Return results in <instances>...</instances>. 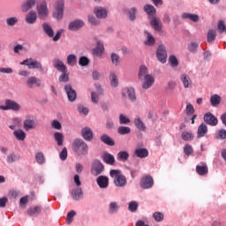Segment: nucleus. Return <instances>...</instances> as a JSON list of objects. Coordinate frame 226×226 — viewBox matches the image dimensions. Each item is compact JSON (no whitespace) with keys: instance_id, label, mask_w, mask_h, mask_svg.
Wrapping results in <instances>:
<instances>
[{"instance_id":"f704fd0d","label":"nucleus","mask_w":226,"mask_h":226,"mask_svg":"<svg viewBox=\"0 0 226 226\" xmlns=\"http://www.w3.org/2000/svg\"><path fill=\"white\" fill-rule=\"evenodd\" d=\"M104 50H105V48L103 46V42L97 41V46L94 49V54H95V56H102L103 54Z\"/></svg>"},{"instance_id":"c85d7f7f","label":"nucleus","mask_w":226,"mask_h":226,"mask_svg":"<svg viewBox=\"0 0 226 226\" xmlns=\"http://www.w3.org/2000/svg\"><path fill=\"white\" fill-rule=\"evenodd\" d=\"M149 75L150 74L147 71V67H146V65H141L139 70V79L144 80V79H146V77H148Z\"/></svg>"},{"instance_id":"e433bc0d","label":"nucleus","mask_w":226,"mask_h":226,"mask_svg":"<svg viewBox=\"0 0 226 226\" xmlns=\"http://www.w3.org/2000/svg\"><path fill=\"white\" fill-rule=\"evenodd\" d=\"M183 19H189L192 22H199V15L185 12L182 14Z\"/></svg>"},{"instance_id":"f3484780","label":"nucleus","mask_w":226,"mask_h":226,"mask_svg":"<svg viewBox=\"0 0 226 226\" xmlns=\"http://www.w3.org/2000/svg\"><path fill=\"white\" fill-rule=\"evenodd\" d=\"M36 6V0H26L21 5V11L23 12L29 11L31 8Z\"/></svg>"},{"instance_id":"79ce46f5","label":"nucleus","mask_w":226,"mask_h":226,"mask_svg":"<svg viewBox=\"0 0 226 226\" xmlns=\"http://www.w3.org/2000/svg\"><path fill=\"white\" fill-rule=\"evenodd\" d=\"M110 59L114 66H119V64H121V58L119 57V55L112 53L110 56Z\"/></svg>"},{"instance_id":"7c9ffc66","label":"nucleus","mask_w":226,"mask_h":226,"mask_svg":"<svg viewBox=\"0 0 226 226\" xmlns=\"http://www.w3.org/2000/svg\"><path fill=\"white\" fill-rule=\"evenodd\" d=\"M42 28H43L44 33L49 38H54V29H52V26H50V25H49V23H43Z\"/></svg>"},{"instance_id":"69168bd1","label":"nucleus","mask_w":226,"mask_h":226,"mask_svg":"<svg viewBox=\"0 0 226 226\" xmlns=\"http://www.w3.org/2000/svg\"><path fill=\"white\" fill-rule=\"evenodd\" d=\"M184 153L186 156H190V154H193V147L190 145H185L184 147Z\"/></svg>"},{"instance_id":"f8f14e48","label":"nucleus","mask_w":226,"mask_h":226,"mask_svg":"<svg viewBox=\"0 0 226 226\" xmlns=\"http://www.w3.org/2000/svg\"><path fill=\"white\" fill-rule=\"evenodd\" d=\"M64 91L69 102H75L77 100V92L72 87V85H65Z\"/></svg>"},{"instance_id":"4468645a","label":"nucleus","mask_w":226,"mask_h":226,"mask_svg":"<svg viewBox=\"0 0 226 226\" xmlns=\"http://www.w3.org/2000/svg\"><path fill=\"white\" fill-rule=\"evenodd\" d=\"M96 183H97L99 188L105 190V189L109 188V177L99 176L96 178Z\"/></svg>"},{"instance_id":"864d4df0","label":"nucleus","mask_w":226,"mask_h":226,"mask_svg":"<svg viewBox=\"0 0 226 226\" xmlns=\"http://www.w3.org/2000/svg\"><path fill=\"white\" fill-rule=\"evenodd\" d=\"M128 209L131 211V213H135V211L139 209V203H137V201H131L129 203Z\"/></svg>"},{"instance_id":"bf43d9fd","label":"nucleus","mask_w":226,"mask_h":226,"mask_svg":"<svg viewBox=\"0 0 226 226\" xmlns=\"http://www.w3.org/2000/svg\"><path fill=\"white\" fill-rule=\"evenodd\" d=\"M68 80H70V76L68 75V71L62 72V74L59 77V82H68Z\"/></svg>"},{"instance_id":"c03bdc74","label":"nucleus","mask_w":226,"mask_h":226,"mask_svg":"<svg viewBox=\"0 0 226 226\" xmlns=\"http://www.w3.org/2000/svg\"><path fill=\"white\" fill-rule=\"evenodd\" d=\"M35 160L39 165H43V163H45V154L41 152H38L35 154Z\"/></svg>"},{"instance_id":"aec40b11","label":"nucleus","mask_w":226,"mask_h":226,"mask_svg":"<svg viewBox=\"0 0 226 226\" xmlns=\"http://www.w3.org/2000/svg\"><path fill=\"white\" fill-rule=\"evenodd\" d=\"M38 19V15L34 11H29L25 18L26 24H35Z\"/></svg>"},{"instance_id":"37998d69","label":"nucleus","mask_w":226,"mask_h":226,"mask_svg":"<svg viewBox=\"0 0 226 226\" xmlns=\"http://www.w3.org/2000/svg\"><path fill=\"white\" fill-rule=\"evenodd\" d=\"M55 140L57 142V146H63V142L64 140V136L61 132H55L54 133Z\"/></svg>"},{"instance_id":"9d476101","label":"nucleus","mask_w":226,"mask_h":226,"mask_svg":"<svg viewBox=\"0 0 226 226\" xmlns=\"http://www.w3.org/2000/svg\"><path fill=\"white\" fill-rule=\"evenodd\" d=\"M26 86L29 89H34V87H41V79L31 76L26 79Z\"/></svg>"},{"instance_id":"1a4fd4ad","label":"nucleus","mask_w":226,"mask_h":226,"mask_svg":"<svg viewBox=\"0 0 226 226\" xmlns=\"http://www.w3.org/2000/svg\"><path fill=\"white\" fill-rule=\"evenodd\" d=\"M123 98H129L131 102H137V94H135V88L126 87L122 90Z\"/></svg>"},{"instance_id":"393cba45","label":"nucleus","mask_w":226,"mask_h":226,"mask_svg":"<svg viewBox=\"0 0 226 226\" xmlns=\"http://www.w3.org/2000/svg\"><path fill=\"white\" fill-rule=\"evenodd\" d=\"M71 195L74 200H80L84 195V192L82 191V188L78 187L72 191Z\"/></svg>"},{"instance_id":"58836bf2","label":"nucleus","mask_w":226,"mask_h":226,"mask_svg":"<svg viewBox=\"0 0 226 226\" xmlns=\"http://www.w3.org/2000/svg\"><path fill=\"white\" fill-rule=\"evenodd\" d=\"M222 102V97L218 94H214L210 97V103L212 107H216V105H220V102Z\"/></svg>"},{"instance_id":"49530a36","label":"nucleus","mask_w":226,"mask_h":226,"mask_svg":"<svg viewBox=\"0 0 226 226\" xmlns=\"http://www.w3.org/2000/svg\"><path fill=\"white\" fill-rule=\"evenodd\" d=\"M118 160H121L122 162H127L128 158H130V154L126 151H120L117 154Z\"/></svg>"},{"instance_id":"2f4dec72","label":"nucleus","mask_w":226,"mask_h":226,"mask_svg":"<svg viewBox=\"0 0 226 226\" xmlns=\"http://www.w3.org/2000/svg\"><path fill=\"white\" fill-rule=\"evenodd\" d=\"M207 133V125L206 124L202 123L198 127V139H202L206 134Z\"/></svg>"},{"instance_id":"6e6d98bb","label":"nucleus","mask_w":226,"mask_h":226,"mask_svg":"<svg viewBox=\"0 0 226 226\" xmlns=\"http://www.w3.org/2000/svg\"><path fill=\"white\" fill-rule=\"evenodd\" d=\"M119 123H120V124H130L131 120H130V118H128V117H126L123 114H120Z\"/></svg>"},{"instance_id":"b1692460","label":"nucleus","mask_w":226,"mask_h":226,"mask_svg":"<svg viewBox=\"0 0 226 226\" xmlns=\"http://www.w3.org/2000/svg\"><path fill=\"white\" fill-rule=\"evenodd\" d=\"M180 80L182 82V84L184 85V87L188 88V87H192V79H190V76H188V74H181L180 76Z\"/></svg>"},{"instance_id":"0eeeda50","label":"nucleus","mask_w":226,"mask_h":226,"mask_svg":"<svg viewBox=\"0 0 226 226\" xmlns=\"http://www.w3.org/2000/svg\"><path fill=\"white\" fill-rule=\"evenodd\" d=\"M105 170V166L99 160H94L92 163L91 174L92 176H100Z\"/></svg>"},{"instance_id":"72a5a7b5","label":"nucleus","mask_w":226,"mask_h":226,"mask_svg":"<svg viewBox=\"0 0 226 226\" xmlns=\"http://www.w3.org/2000/svg\"><path fill=\"white\" fill-rule=\"evenodd\" d=\"M134 124L138 128V130H139V132H146V124L142 122V119H140V117L134 119Z\"/></svg>"},{"instance_id":"09e8293b","label":"nucleus","mask_w":226,"mask_h":226,"mask_svg":"<svg viewBox=\"0 0 226 226\" xmlns=\"http://www.w3.org/2000/svg\"><path fill=\"white\" fill-rule=\"evenodd\" d=\"M119 211V205H117V202H110L109 203V213L110 215H114V213H117Z\"/></svg>"},{"instance_id":"4c0bfd02","label":"nucleus","mask_w":226,"mask_h":226,"mask_svg":"<svg viewBox=\"0 0 226 226\" xmlns=\"http://www.w3.org/2000/svg\"><path fill=\"white\" fill-rule=\"evenodd\" d=\"M145 34L147 36V41H145L146 45L153 46L156 43V40H154V37H153L149 32L145 31Z\"/></svg>"},{"instance_id":"13d9d810","label":"nucleus","mask_w":226,"mask_h":226,"mask_svg":"<svg viewBox=\"0 0 226 226\" xmlns=\"http://www.w3.org/2000/svg\"><path fill=\"white\" fill-rule=\"evenodd\" d=\"M193 134L192 132H182V139L183 140H193Z\"/></svg>"},{"instance_id":"5fc2aeb1","label":"nucleus","mask_w":226,"mask_h":226,"mask_svg":"<svg viewBox=\"0 0 226 226\" xmlns=\"http://www.w3.org/2000/svg\"><path fill=\"white\" fill-rule=\"evenodd\" d=\"M153 218L155 220V222H163L164 215L162 214V212H154L153 214Z\"/></svg>"},{"instance_id":"3c124183","label":"nucleus","mask_w":226,"mask_h":226,"mask_svg":"<svg viewBox=\"0 0 226 226\" xmlns=\"http://www.w3.org/2000/svg\"><path fill=\"white\" fill-rule=\"evenodd\" d=\"M169 61L172 68H177V66H179V61H177V57H176V56H170Z\"/></svg>"},{"instance_id":"2eb2a0df","label":"nucleus","mask_w":226,"mask_h":226,"mask_svg":"<svg viewBox=\"0 0 226 226\" xmlns=\"http://www.w3.org/2000/svg\"><path fill=\"white\" fill-rule=\"evenodd\" d=\"M53 66L57 70V72H68V68L65 66L64 63L58 58L53 60Z\"/></svg>"},{"instance_id":"4be33fe9","label":"nucleus","mask_w":226,"mask_h":226,"mask_svg":"<svg viewBox=\"0 0 226 226\" xmlns=\"http://www.w3.org/2000/svg\"><path fill=\"white\" fill-rule=\"evenodd\" d=\"M144 82L142 83L143 89H149L153 84H154V78L149 74L143 79Z\"/></svg>"},{"instance_id":"423d86ee","label":"nucleus","mask_w":226,"mask_h":226,"mask_svg":"<svg viewBox=\"0 0 226 226\" xmlns=\"http://www.w3.org/2000/svg\"><path fill=\"white\" fill-rule=\"evenodd\" d=\"M0 110H13L14 112H19V110H20V104L13 100L7 99L5 105L0 106Z\"/></svg>"},{"instance_id":"774afa93","label":"nucleus","mask_w":226,"mask_h":226,"mask_svg":"<svg viewBox=\"0 0 226 226\" xmlns=\"http://www.w3.org/2000/svg\"><path fill=\"white\" fill-rule=\"evenodd\" d=\"M79 64L80 66H87V64H89V58H87V56H81L79 58Z\"/></svg>"},{"instance_id":"dca6fc26","label":"nucleus","mask_w":226,"mask_h":226,"mask_svg":"<svg viewBox=\"0 0 226 226\" xmlns=\"http://www.w3.org/2000/svg\"><path fill=\"white\" fill-rule=\"evenodd\" d=\"M81 137H83L84 139H86L87 142H90V140H93V130L89 127H85L81 130Z\"/></svg>"},{"instance_id":"0e129e2a","label":"nucleus","mask_w":226,"mask_h":226,"mask_svg":"<svg viewBox=\"0 0 226 226\" xmlns=\"http://www.w3.org/2000/svg\"><path fill=\"white\" fill-rule=\"evenodd\" d=\"M217 29L219 30V33H225V31H226L225 21L219 20L218 25H217Z\"/></svg>"},{"instance_id":"4d7b16f0","label":"nucleus","mask_w":226,"mask_h":226,"mask_svg":"<svg viewBox=\"0 0 226 226\" xmlns=\"http://www.w3.org/2000/svg\"><path fill=\"white\" fill-rule=\"evenodd\" d=\"M215 139H221L222 140H224V139H226V130L225 129L219 130L215 134Z\"/></svg>"},{"instance_id":"7ed1b4c3","label":"nucleus","mask_w":226,"mask_h":226,"mask_svg":"<svg viewBox=\"0 0 226 226\" xmlns=\"http://www.w3.org/2000/svg\"><path fill=\"white\" fill-rule=\"evenodd\" d=\"M38 19L41 20H47L49 19V7L47 2L42 1L36 6Z\"/></svg>"},{"instance_id":"e2e57ef3","label":"nucleus","mask_w":226,"mask_h":226,"mask_svg":"<svg viewBox=\"0 0 226 226\" xmlns=\"http://www.w3.org/2000/svg\"><path fill=\"white\" fill-rule=\"evenodd\" d=\"M19 22V18L17 17H11L6 19L7 26H15Z\"/></svg>"},{"instance_id":"a211bd4d","label":"nucleus","mask_w":226,"mask_h":226,"mask_svg":"<svg viewBox=\"0 0 226 226\" xmlns=\"http://www.w3.org/2000/svg\"><path fill=\"white\" fill-rule=\"evenodd\" d=\"M23 128L26 130V132H29V130H34V128H36V123L31 119V117H27L23 123Z\"/></svg>"},{"instance_id":"ddd939ff","label":"nucleus","mask_w":226,"mask_h":226,"mask_svg":"<svg viewBox=\"0 0 226 226\" xmlns=\"http://www.w3.org/2000/svg\"><path fill=\"white\" fill-rule=\"evenodd\" d=\"M204 121L210 126H216V124H218V118H216V117L210 112L204 115Z\"/></svg>"},{"instance_id":"473e14b6","label":"nucleus","mask_w":226,"mask_h":226,"mask_svg":"<svg viewBox=\"0 0 226 226\" xmlns=\"http://www.w3.org/2000/svg\"><path fill=\"white\" fill-rule=\"evenodd\" d=\"M101 140L103 144H106V146H116V142L107 134H103L101 137Z\"/></svg>"},{"instance_id":"bb28decb","label":"nucleus","mask_w":226,"mask_h":226,"mask_svg":"<svg viewBox=\"0 0 226 226\" xmlns=\"http://www.w3.org/2000/svg\"><path fill=\"white\" fill-rule=\"evenodd\" d=\"M94 11L97 19H107V9L103 7H96Z\"/></svg>"},{"instance_id":"c756f323","label":"nucleus","mask_w":226,"mask_h":226,"mask_svg":"<svg viewBox=\"0 0 226 226\" xmlns=\"http://www.w3.org/2000/svg\"><path fill=\"white\" fill-rule=\"evenodd\" d=\"M196 172L199 174V176H206L209 172V169L207 168V165H197L196 166Z\"/></svg>"},{"instance_id":"a878e982","label":"nucleus","mask_w":226,"mask_h":226,"mask_svg":"<svg viewBox=\"0 0 226 226\" xmlns=\"http://www.w3.org/2000/svg\"><path fill=\"white\" fill-rule=\"evenodd\" d=\"M134 154L138 158H147L149 156V151L147 148H136Z\"/></svg>"},{"instance_id":"c9c22d12","label":"nucleus","mask_w":226,"mask_h":226,"mask_svg":"<svg viewBox=\"0 0 226 226\" xmlns=\"http://www.w3.org/2000/svg\"><path fill=\"white\" fill-rule=\"evenodd\" d=\"M207 40L208 43H213L216 40V30L210 29L207 32Z\"/></svg>"},{"instance_id":"a19ab883","label":"nucleus","mask_w":226,"mask_h":226,"mask_svg":"<svg viewBox=\"0 0 226 226\" xmlns=\"http://www.w3.org/2000/svg\"><path fill=\"white\" fill-rule=\"evenodd\" d=\"M117 133L119 135H128V133H132V128L128 126H120L117 128Z\"/></svg>"},{"instance_id":"ea45409f","label":"nucleus","mask_w":226,"mask_h":226,"mask_svg":"<svg viewBox=\"0 0 226 226\" xmlns=\"http://www.w3.org/2000/svg\"><path fill=\"white\" fill-rule=\"evenodd\" d=\"M14 137H16V139L18 140H25L26 139V132L22 130H16L13 132Z\"/></svg>"},{"instance_id":"de8ad7c7","label":"nucleus","mask_w":226,"mask_h":226,"mask_svg":"<svg viewBox=\"0 0 226 226\" xmlns=\"http://www.w3.org/2000/svg\"><path fill=\"white\" fill-rule=\"evenodd\" d=\"M77 64V56H75L74 54H71L67 56V64H69V66H75V64Z\"/></svg>"},{"instance_id":"39448f33","label":"nucleus","mask_w":226,"mask_h":226,"mask_svg":"<svg viewBox=\"0 0 226 226\" xmlns=\"http://www.w3.org/2000/svg\"><path fill=\"white\" fill-rule=\"evenodd\" d=\"M21 65L27 66L29 70H43V66L41 65V63L33 59V58H26L23 62H20Z\"/></svg>"},{"instance_id":"338daca9","label":"nucleus","mask_w":226,"mask_h":226,"mask_svg":"<svg viewBox=\"0 0 226 226\" xmlns=\"http://www.w3.org/2000/svg\"><path fill=\"white\" fill-rule=\"evenodd\" d=\"M19 159V156H17V154L13 153L7 156V162L9 163H13L14 162H17Z\"/></svg>"},{"instance_id":"f257e3e1","label":"nucleus","mask_w":226,"mask_h":226,"mask_svg":"<svg viewBox=\"0 0 226 226\" xmlns=\"http://www.w3.org/2000/svg\"><path fill=\"white\" fill-rule=\"evenodd\" d=\"M72 151L78 154V156H86L89 153V147L87 143L82 140V139H75L72 141Z\"/></svg>"},{"instance_id":"20e7f679","label":"nucleus","mask_w":226,"mask_h":226,"mask_svg":"<svg viewBox=\"0 0 226 226\" xmlns=\"http://www.w3.org/2000/svg\"><path fill=\"white\" fill-rule=\"evenodd\" d=\"M63 15H64V0H57L55 4L53 17L56 19V20H61Z\"/></svg>"},{"instance_id":"6e6552de","label":"nucleus","mask_w":226,"mask_h":226,"mask_svg":"<svg viewBox=\"0 0 226 226\" xmlns=\"http://www.w3.org/2000/svg\"><path fill=\"white\" fill-rule=\"evenodd\" d=\"M156 57L158 59V61H160V63H162V64H165V63H167V49H165V46L163 45H159L157 51H156Z\"/></svg>"},{"instance_id":"cd10ccee","label":"nucleus","mask_w":226,"mask_h":226,"mask_svg":"<svg viewBox=\"0 0 226 226\" xmlns=\"http://www.w3.org/2000/svg\"><path fill=\"white\" fill-rule=\"evenodd\" d=\"M41 206L31 207L27 210L28 216H38V215H41Z\"/></svg>"},{"instance_id":"9b49d317","label":"nucleus","mask_w":226,"mask_h":226,"mask_svg":"<svg viewBox=\"0 0 226 226\" xmlns=\"http://www.w3.org/2000/svg\"><path fill=\"white\" fill-rule=\"evenodd\" d=\"M153 185H154V181L153 180V177L151 176L143 177L140 180V186L144 190L152 188Z\"/></svg>"},{"instance_id":"412c9836","label":"nucleus","mask_w":226,"mask_h":226,"mask_svg":"<svg viewBox=\"0 0 226 226\" xmlns=\"http://www.w3.org/2000/svg\"><path fill=\"white\" fill-rule=\"evenodd\" d=\"M150 26L154 29V31H162L163 25L162 24V19L154 17L150 21Z\"/></svg>"},{"instance_id":"6ab92c4d","label":"nucleus","mask_w":226,"mask_h":226,"mask_svg":"<svg viewBox=\"0 0 226 226\" xmlns=\"http://www.w3.org/2000/svg\"><path fill=\"white\" fill-rule=\"evenodd\" d=\"M80 27H84V21L82 19H76L69 24L70 31H79Z\"/></svg>"},{"instance_id":"8fccbe9b","label":"nucleus","mask_w":226,"mask_h":226,"mask_svg":"<svg viewBox=\"0 0 226 226\" xmlns=\"http://www.w3.org/2000/svg\"><path fill=\"white\" fill-rule=\"evenodd\" d=\"M187 49L189 52H192V54H195L197 52V49H199V42L192 41L188 44Z\"/></svg>"},{"instance_id":"052dcab7","label":"nucleus","mask_w":226,"mask_h":226,"mask_svg":"<svg viewBox=\"0 0 226 226\" xmlns=\"http://www.w3.org/2000/svg\"><path fill=\"white\" fill-rule=\"evenodd\" d=\"M100 94H97L94 91L91 92V102L93 103H98V102H100Z\"/></svg>"},{"instance_id":"680f3d73","label":"nucleus","mask_w":226,"mask_h":226,"mask_svg":"<svg viewBox=\"0 0 226 226\" xmlns=\"http://www.w3.org/2000/svg\"><path fill=\"white\" fill-rule=\"evenodd\" d=\"M75 215H77V213L74 210H72L67 214L66 222L68 225L73 222V216H75Z\"/></svg>"},{"instance_id":"5701e85b","label":"nucleus","mask_w":226,"mask_h":226,"mask_svg":"<svg viewBox=\"0 0 226 226\" xmlns=\"http://www.w3.org/2000/svg\"><path fill=\"white\" fill-rule=\"evenodd\" d=\"M102 160L104 163H107V165H114L116 163V158L112 154L109 153H104L102 155Z\"/></svg>"},{"instance_id":"603ef678","label":"nucleus","mask_w":226,"mask_h":226,"mask_svg":"<svg viewBox=\"0 0 226 226\" xmlns=\"http://www.w3.org/2000/svg\"><path fill=\"white\" fill-rule=\"evenodd\" d=\"M144 10L147 15H154L156 13V9L153 5H145Z\"/></svg>"},{"instance_id":"a18cd8bd","label":"nucleus","mask_w":226,"mask_h":226,"mask_svg":"<svg viewBox=\"0 0 226 226\" xmlns=\"http://www.w3.org/2000/svg\"><path fill=\"white\" fill-rule=\"evenodd\" d=\"M109 80L113 87H117V86L119 84V81L117 80V75H116L115 72H110Z\"/></svg>"},{"instance_id":"f03ea898","label":"nucleus","mask_w":226,"mask_h":226,"mask_svg":"<svg viewBox=\"0 0 226 226\" xmlns=\"http://www.w3.org/2000/svg\"><path fill=\"white\" fill-rule=\"evenodd\" d=\"M110 177L114 179L115 186L118 188H123V186H126V177L121 174L119 170H111L109 171Z\"/></svg>"}]
</instances>
